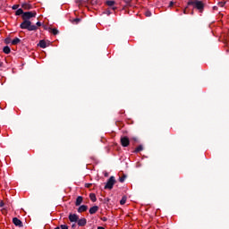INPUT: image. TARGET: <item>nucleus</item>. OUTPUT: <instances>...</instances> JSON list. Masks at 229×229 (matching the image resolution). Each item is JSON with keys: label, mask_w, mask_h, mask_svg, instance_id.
<instances>
[{"label": "nucleus", "mask_w": 229, "mask_h": 229, "mask_svg": "<svg viewBox=\"0 0 229 229\" xmlns=\"http://www.w3.org/2000/svg\"><path fill=\"white\" fill-rule=\"evenodd\" d=\"M37 17V12H25L23 15H21L22 22L20 24L21 30H28V31H37L38 27L31 24L30 19Z\"/></svg>", "instance_id": "obj_1"}, {"label": "nucleus", "mask_w": 229, "mask_h": 229, "mask_svg": "<svg viewBox=\"0 0 229 229\" xmlns=\"http://www.w3.org/2000/svg\"><path fill=\"white\" fill-rule=\"evenodd\" d=\"M188 6H194L199 12L203 13V10H205V4H203L202 1L199 0H194V1H189Z\"/></svg>", "instance_id": "obj_2"}, {"label": "nucleus", "mask_w": 229, "mask_h": 229, "mask_svg": "<svg viewBox=\"0 0 229 229\" xmlns=\"http://www.w3.org/2000/svg\"><path fill=\"white\" fill-rule=\"evenodd\" d=\"M114 185H115V177L114 176H111L107 180L104 189L112 191L114 189Z\"/></svg>", "instance_id": "obj_3"}, {"label": "nucleus", "mask_w": 229, "mask_h": 229, "mask_svg": "<svg viewBox=\"0 0 229 229\" xmlns=\"http://www.w3.org/2000/svg\"><path fill=\"white\" fill-rule=\"evenodd\" d=\"M120 142L123 148H128V146H130V138H128L127 136H123L121 138Z\"/></svg>", "instance_id": "obj_4"}, {"label": "nucleus", "mask_w": 229, "mask_h": 229, "mask_svg": "<svg viewBox=\"0 0 229 229\" xmlns=\"http://www.w3.org/2000/svg\"><path fill=\"white\" fill-rule=\"evenodd\" d=\"M68 219L71 223H78V219H80V216L76 214L71 213L68 216Z\"/></svg>", "instance_id": "obj_5"}, {"label": "nucleus", "mask_w": 229, "mask_h": 229, "mask_svg": "<svg viewBox=\"0 0 229 229\" xmlns=\"http://www.w3.org/2000/svg\"><path fill=\"white\" fill-rule=\"evenodd\" d=\"M13 223L15 226H19L20 228H22L23 226L22 221L17 217L13 218Z\"/></svg>", "instance_id": "obj_6"}, {"label": "nucleus", "mask_w": 229, "mask_h": 229, "mask_svg": "<svg viewBox=\"0 0 229 229\" xmlns=\"http://www.w3.org/2000/svg\"><path fill=\"white\" fill-rule=\"evenodd\" d=\"M106 4L107 5V6H110L111 7V10H117V7H114V5L115 4V1H114V0H107L106 2Z\"/></svg>", "instance_id": "obj_7"}, {"label": "nucleus", "mask_w": 229, "mask_h": 229, "mask_svg": "<svg viewBox=\"0 0 229 229\" xmlns=\"http://www.w3.org/2000/svg\"><path fill=\"white\" fill-rule=\"evenodd\" d=\"M87 210H89V206L81 205L78 208L77 212H79V214H81V212H87Z\"/></svg>", "instance_id": "obj_8"}, {"label": "nucleus", "mask_w": 229, "mask_h": 229, "mask_svg": "<svg viewBox=\"0 0 229 229\" xmlns=\"http://www.w3.org/2000/svg\"><path fill=\"white\" fill-rule=\"evenodd\" d=\"M78 226H85L87 225V218H81L77 221Z\"/></svg>", "instance_id": "obj_9"}, {"label": "nucleus", "mask_w": 229, "mask_h": 229, "mask_svg": "<svg viewBox=\"0 0 229 229\" xmlns=\"http://www.w3.org/2000/svg\"><path fill=\"white\" fill-rule=\"evenodd\" d=\"M21 8L23 10H31L33 8V5L29 3H23L21 4Z\"/></svg>", "instance_id": "obj_10"}, {"label": "nucleus", "mask_w": 229, "mask_h": 229, "mask_svg": "<svg viewBox=\"0 0 229 229\" xmlns=\"http://www.w3.org/2000/svg\"><path fill=\"white\" fill-rule=\"evenodd\" d=\"M81 203H83V197H81V196L77 197L76 201H75V207H80V205H81Z\"/></svg>", "instance_id": "obj_11"}, {"label": "nucleus", "mask_w": 229, "mask_h": 229, "mask_svg": "<svg viewBox=\"0 0 229 229\" xmlns=\"http://www.w3.org/2000/svg\"><path fill=\"white\" fill-rule=\"evenodd\" d=\"M98 210H99V207L93 206L89 208V214L92 216V215L96 214V212H98Z\"/></svg>", "instance_id": "obj_12"}, {"label": "nucleus", "mask_w": 229, "mask_h": 229, "mask_svg": "<svg viewBox=\"0 0 229 229\" xmlns=\"http://www.w3.org/2000/svg\"><path fill=\"white\" fill-rule=\"evenodd\" d=\"M38 46H39V47H41L42 49H46V47H47V44L44 39L40 40Z\"/></svg>", "instance_id": "obj_13"}, {"label": "nucleus", "mask_w": 229, "mask_h": 229, "mask_svg": "<svg viewBox=\"0 0 229 229\" xmlns=\"http://www.w3.org/2000/svg\"><path fill=\"white\" fill-rule=\"evenodd\" d=\"M3 52H4L5 55H10V53H12V49L10 48V47L5 46V47H4V48H3Z\"/></svg>", "instance_id": "obj_14"}, {"label": "nucleus", "mask_w": 229, "mask_h": 229, "mask_svg": "<svg viewBox=\"0 0 229 229\" xmlns=\"http://www.w3.org/2000/svg\"><path fill=\"white\" fill-rule=\"evenodd\" d=\"M89 199H90L93 203H96V201L98 200V199L96 198V194L90 193V194H89Z\"/></svg>", "instance_id": "obj_15"}, {"label": "nucleus", "mask_w": 229, "mask_h": 229, "mask_svg": "<svg viewBox=\"0 0 229 229\" xmlns=\"http://www.w3.org/2000/svg\"><path fill=\"white\" fill-rule=\"evenodd\" d=\"M17 44H21V38H15L12 41V45H13V46H17Z\"/></svg>", "instance_id": "obj_16"}, {"label": "nucleus", "mask_w": 229, "mask_h": 229, "mask_svg": "<svg viewBox=\"0 0 229 229\" xmlns=\"http://www.w3.org/2000/svg\"><path fill=\"white\" fill-rule=\"evenodd\" d=\"M24 11L22 10V8H20L18 9L16 12H15V15L16 16H19V15H24Z\"/></svg>", "instance_id": "obj_17"}, {"label": "nucleus", "mask_w": 229, "mask_h": 229, "mask_svg": "<svg viewBox=\"0 0 229 229\" xmlns=\"http://www.w3.org/2000/svg\"><path fill=\"white\" fill-rule=\"evenodd\" d=\"M144 150V147H142V145H139L135 150L134 153H140V151H143Z\"/></svg>", "instance_id": "obj_18"}, {"label": "nucleus", "mask_w": 229, "mask_h": 229, "mask_svg": "<svg viewBox=\"0 0 229 229\" xmlns=\"http://www.w3.org/2000/svg\"><path fill=\"white\" fill-rule=\"evenodd\" d=\"M85 3H89V0H76L77 4H85Z\"/></svg>", "instance_id": "obj_19"}, {"label": "nucleus", "mask_w": 229, "mask_h": 229, "mask_svg": "<svg viewBox=\"0 0 229 229\" xmlns=\"http://www.w3.org/2000/svg\"><path fill=\"white\" fill-rule=\"evenodd\" d=\"M126 199H127L126 196H123L120 200V205H125Z\"/></svg>", "instance_id": "obj_20"}, {"label": "nucleus", "mask_w": 229, "mask_h": 229, "mask_svg": "<svg viewBox=\"0 0 229 229\" xmlns=\"http://www.w3.org/2000/svg\"><path fill=\"white\" fill-rule=\"evenodd\" d=\"M51 30V33H53V35H58L60 33V31L57 30V29H50Z\"/></svg>", "instance_id": "obj_21"}, {"label": "nucleus", "mask_w": 229, "mask_h": 229, "mask_svg": "<svg viewBox=\"0 0 229 229\" xmlns=\"http://www.w3.org/2000/svg\"><path fill=\"white\" fill-rule=\"evenodd\" d=\"M73 24H78L80 22H81V19L80 18H75L73 21H72Z\"/></svg>", "instance_id": "obj_22"}, {"label": "nucleus", "mask_w": 229, "mask_h": 229, "mask_svg": "<svg viewBox=\"0 0 229 229\" xmlns=\"http://www.w3.org/2000/svg\"><path fill=\"white\" fill-rule=\"evenodd\" d=\"M124 180H126V175H124V174L122 177L119 178V182L121 183L124 182Z\"/></svg>", "instance_id": "obj_23"}, {"label": "nucleus", "mask_w": 229, "mask_h": 229, "mask_svg": "<svg viewBox=\"0 0 229 229\" xmlns=\"http://www.w3.org/2000/svg\"><path fill=\"white\" fill-rule=\"evenodd\" d=\"M11 43H12V38H6L4 39V44H11Z\"/></svg>", "instance_id": "obj_24"}, {"label": "nucleus", "mask_w": 229, "mask_h": 229, "mask_svg": "<svg viewBox=\"0 0 229 229\" xmlns=\"http://www.w3.org/2000/svg\"><path fill=\"white\" fill-rule=\"evenodd\" d=\"M131 140H133V144H135V143L139 142V138H137V137H132V138L131 139Z\"/></svg>", "instance_id": "obj_25"}, {"label": "nucleus", "mask_w": 229, "mask_h": 229, "mask_svg": "<svg viewBox=\"0 0 229 229\" xmlns=\"http://www.w3.org/2000/svg\"><path fill=\"white\" fill-rule=\"evenodd\" d=\"M20 4H14L12 6V10H19Z\"/></svg>", "instance_id": "obj_26"}, {"label": "nucleus", "mask_w": 229, "mask_h": 229, "mask_svg": "<svg viewBox=\"0 0 229 229\" xmlns=\"http://www.w3.org/2000/svg\"><path fill=\"white\" fill-rule=\"evenodd\" d=\"M145 15L146 17H151V12L150 11L145 12Z\"/></svg>", "instance_id": "obj_27"}, {"label": "nucleus", "mask_w": 229, "mask_h": 229, "mask_svg": "<svg viewBox=\"0 0 229 229\" xmlns=\"http://www.w3.org/2000/svg\"><path fill=\"white\" fill-rule=\"evenodd\" d=\"M61 229H69V226L67 225H61Z\"/></svg>", "instance_id": "obj_28"}, {"label": "nucleus", "mask_w": 229, "mask_h": 229, "mask_svg": "<svg viewBox=\"0 0 229 229\" xmlns=\"http://www.w3.org/2000/svg\"><path fill=\"white\" fill-rule=\"evenodd\" d=\"M104 13H106V15H110L112 13L110 12V9H107L104 12Z\"/></svg>", "instance_id": "obj_29"}, {"label": "nucleus", "mask_w": 229, "mask_h": 229, "mask_svg": "<svg viewBox=\"0 0 229 229\" xmlns=\"http://www.w3.org/2000/svg\"><path fill=\"white\" fill-rule=\"evenodd\" d=\"M36 26H37V28H40V26H42V22L38 21V22L36 23Z\"/></svg>", "instance_id": "obj_30"}, {"label": "nucleus", "mask_w": 229, "mask_h": 229, "mask_svg": "<svg viewBox=\"0 0 229 229\" xmlns=\"http://www.w3.org/2000/svg\"><path fill=\"white\" fill-rule=\"evenodd\" d=\"M101 220L104 221V222H106V221H108V218L104 216V217L101 218Z\"/></svg>", "instance_id": "obj_31"}, {"label": "nucleus", "mask_w": 229, "mask_h": 229, "mask_svg": "<svg viewBox=\"0 0 229 229\" xmlns=\"http://www.w3.org/2000/svg\"><path fill=\"white\" fill-rule=\"evenodd\" d=\"M174 2H170L169 6L171 7V6H174Z\"/></svg>", "instance_id": "obj_32"}, {"label": "nucleus", "mask_w": 229, "mask_h": 229, "mask_svg": "<svg viewBox=\"0 0 229 229\" xmlns=\"http://www.w3.org/2000/svg\"><path fill=\"white\" fill-rule=\"evenodd\" d=\"M91 185H92V183H88V184H86V187L89 189V188H90Z\"/></svg>", "instance_id": "obj_33"}, {"label": "nucleus", "mask_w": 229, "mask_h": 229, "mask_svg": "<svg viewBox=\"0 0 229 229\" xmlns=\"http://www.w3.org/2000/svg\"><path fill=\"white\" fill-rule=\"evenodd\" d=\"M1 207H4V202H3V201L0 202V208Z\"/></svg>", "instance_id": "obj_34"}, {"label": "nucleus", "mask_w": 229, "mask_h": 229, "mask_svg": "<svg viewBox=\"0 0 229 229\" xmlns=\"http://www.w3.org/2000/svg\"><path fill=\"white\" fill-rule=\"evenodd\" d=\"M219 5L220 6H225V3H220Z\"/></svg>", "instance_id": "obj_35"}, {"label": "nucleus", "mask_w": 229, "mask_h": 229, "mask_svg": "<svg viewBox=\"0 0 229 229\" xmlns=\"http://www.w3.org/2000/svg\"><path fill=\"white\" fill-rule=\"evenodd\" d=\"M72 228H76V224H73V225H72Z\"/></svg>", "instance_id": "obj_36"}, {"label": "nucleus", "mask_w": 229, "mask_h": 229, "mask_svg": "<svg viewBox=\"0 0 229 229\" xmlns=\"http://www.w3.org/2000/svg\"><path fill=\"white\" fill-rule=\"evenodd\" d=\"M0 67H3V63H1V61H0Z\"/></svg>", "instance_id": "obj_37"}, {"label": "nucleus", "mask_w": 229, "mask_h": 229, "mask_svg": "<svg viewBox=\"0 0 229 229\" xmlns=\"http://www.w3.org/2000/svg\"><path fill=\"white\" fill-rule=\"evenodd\" d=\"M213 8H214V10H217V7H216V6H214Z\"/></svg>", "instance_id": "obj_38"}, {"label": "nucleus", "mask_w": 229, "mask_h": 229, "mask_svg": "<svg viewBox=\"0 0 229 229\" xmlns=\"http://www.w3.org/2000/svg\"><path fill=\"white\" fill-rule=\"evenodd\" d=\"M183 13H187L186 10L183 11Z\"/></svg>", "instance_id": "obj_39"}]
</instances>
